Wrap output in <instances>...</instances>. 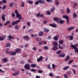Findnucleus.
Masks as SVG:
<instances>
[{"mask_svg": "<svg viewBox=\"0 0 78 78\" xmlns=\"http://www.w3.org/2000/svg\"><path fill=\"white\" fill-rule=\"evenodd\" d=\"M15 13L16 14V17H18L19 19L18 20L16 21H13L11 25L12 26H14L16 24H18L19 22H20L21 21L20 20H23V18L20 16V14L19 13L18 10H16L15 11Z\"/></svg>", "mask_w": 78, "mask_h": 78, "instance_id": "1", "label": "nucleus"}, {"mask_svg": "<svg viewBox=\"0 0 78 78\" xmlns=\"http://www.w3.org/2000/svg\"><path fill=\"white\" fill-rule=\"evenodd\" d=\"M71 47H72L73 49H74V51L75 52L77 53H78V48H77L78 47L77 46H76V45H70Z\"/></svg>", "mask_w": 78, "mask_h": 78, "instance_id": "2", "label": "nucleus"}, {"mask_svg": "<svg viewBox=\"0 0 78 78\" xmlns=\"http://www.w3.org/2000/svg\"><path fill=\"white\" fill-rule=\"evenodd\" d=\"M63 19H66V20L67 23V24H69V17L68 16L66 15H64L63 16Z\"/></svg>", "mask_w": 78, "mask_h": 78, "instance_id": "3", "label": "nucleus"}, {"mask_svg": "<svg viewBox=\"0 0 78 78\" xmlns=\"http://www.w3.org/2000/svg\"><path fill=\"white\" fill-rule=\"evenodd\" d=\"M24 67L26 70H29L30 69V65L29 63L26 64L24 66Z\"/></svg>", "mask_w": 78, "mask_h": 78, "instance_id": "4", "label": "nucleus"}, {"mask_svg": "<svg viewBox=\"0 0 78 78\" xmlns=\"http://www.w3.org/2000/svg\"><path fill=\"white\" fill-rule=\"evenodd\" d=\"M40 14H41V13L39 12L37 14V17H42L43 19V18H44V15L43 14H41V15H40Z\"/></svg>", "mask_w": 78, "mask_h": 78, "instance_id": "5", "label": "nucleus"}, {"mask_svg": "<svg viewBox=\"0 0 78 78\" xmlns=\"http://www.w3.org/2000/svg\"><path fill=\"white\" fill-rule=\"evenodd\" d=\"M49 26H50V27H51L53 28H56V27L57 26V25H56V24L55 23H53L52 24H49Z\"/></svg>", "mask_w": 78, "mask_h": 78, "instance_id": "6", "label": "nucleus"}, {"mask_svg": "<svg viewBox=\"0 0 78 78\" xmlns=\"http://www.w3.org/2000/svg\"><path fill=\"white\" fill-rule=\"evenodd\" d=\"M43 59V57L42 56H40V58H38L37 59V62H40L42 61Z\"/></svg>", "mask_w": 78, "mask_h": 78, "instance_id": "7", "label": "nucleus"}, {"mask_svg": "<svg viewBox=\"0 0 78 78\" xmlns=\"http://www.w3.org/2000/svg\"><path fill=\"white\" fill-rule=\"evenodd\" d=\"M53 20H54V21H55V22H56V21H57V22L58 23H59V22L58 20H58V18L57 17H55V18H53Z\"/></svg>", "mask_w": 78, "mask_h": 78, "instance_id": "8", "label": "nucleus"}, {"mask_svg": "<svg viewBox=\"0 0 78 78\" xmlns=\"http://www.w3.org/2000/svg\"><path fill=\"white\" fill-rule=\"evenodd\" d=\"M2 61L4 63H5V62H8V58H2Z\"/></svg>", "mask_w": 78, "mask_h": 78, "instance_id": "9", "label": "nucleus"}, {"mask_svg": "<svg viewBox=\"0 0 78 78\" xmlns=\"http://www.w3.org/2000/svg\"><path fill=\"white\" fill-rule=\"evenodd\" d=\"M58 49H59V48L57 46H54L52 48V50L54 51H56V50H58Z\"/></svg>", "mask_w": 78, "mask_h": 78, "instance_id": "10", "label": "nucleus"}, {"mask_svg": "<svg viewBox=\"0 0 78 78\" xmlns=\"http://www.w3.org/2000/svg\"><path fill=\"white\" fill-rule=\"evenodd\" d=\"M10 55H16V52L15 51H12L10 52Z\"/></svg>", "mask_w": 78, "mask_h": 78, "instance_id": "11", "label": "nucleus"}, {"mask_svg": "<svg viewBox=\"0 0 78 78\" xmlns=\"http://www.w3.org/2000/svg\"><path fill=\"white\" fill-rule=\"evenodd\" d=\"M58 20H59L60 21L59 23L61 24H62V23H63L64 22V21L61 20V19L60 18H58Z\"/></svg>", "mask_w": 78, "mask_h": 78, "instance_id": "12", "label": "nucleus"}, {"mask_svg": "<svg viewBox=\"0 0 78 78\" xmlns=\"http://www.w3.org/2000/svg\"><path fill=\"white\" fill-rule=\"evenodd\" d=\"M23 39L24 40H28L29 38V37L27 36H25L23 37Z\"/></svg>", "mask_w": 78, "mask_h": 78, "instance_id": "13", "label": "nucleus"}, {"mask_svg": "<svg viewBox=\"0 0 78 78\" xmlns=\"http://www.w3.org/2000/svg\"><path fill=\"white\" fill-rule=\"evenodd\" d=\"M39 3H41V4H44L45 2L43 0H39Z\"/></svg>", "mask_w": 78, "mask_h": 78, "instance_id": "14", "label": "nucleus"}, {"mask_svg": "<svg viewBox=\"0 0 78 78\" xmlns=\"http://www.w3.org/2000/svg\"><path fill=\"white\" fill-rule=\"evenodd\" d=\"M75 28L74 27H70L68 28V31H70L72 30H73V29H74Z\"/></svg>", "mask_w": 78, "mask_h": 78, "instance_id": "15", "label": "nucleus"}, {"mask_svg": "<svg viewBox=\"0 0 78 78\" xmlns=\"http://www.w3.org/2000/svg\"><path fill=\"white\" fill-rule=\"evenodd\" d=\"M65 59H66L65 60V61H68V60H69V59H70V56H69V55H67Z\"/></svg>", "mask_w": 78, "mask_h": 78, "instance_id": "16", "label": "nucleus"}, {"mask_svg": "<svg viewBox=\"0 0 78 78\" xmlns=\"http://www.w3.org/2000/svg\"><path fill=\"white\" fill-rule=\"evenodd\" d=\"M14 28L15 30H18L19 29V26L17 24L15 25L14 27Z\"/></svg>", "mask_w": 78, "mask_h": 78, "instance_id": "17", "label": "nucleus"}, {"mask_svg": "<svg viewBox=\"0 0 78 78\" xmlns=\"http://www.w3.org/2000/svg\"><path fill=\"white\" fill-rule=\"evenodd\" d=\"M20 51H21V50L19 48H16V49L15 50V52L17 53H20Z\"/></svg>", "mask_w": 78, "mask_h": 78, "instance_id": "18", "label": "nucleus"}, {"mask_svg": "<svg viewBox=\"0 0 78 78\" xmlns=\"http://www.w3.org/2000/svg\"><path fill=\"white\" fill-rule=\"evenodd\" d=\"M44 30L46 33H48L49 32V29L47 28H44Z\"/></svg>", "mask_w": 78, "mask_h": 78, "instance_id": "19", "label": "nucleus"}, {"mask_svg": "<svg viewBox=\"0 0 78 78\" xmlns=\"http://www.w3.org/2000/svg\"><path fill=\"white\" fill-rule=\"evenodd\" d=\"M54 46H58V42L56 41H54L53 43Z\"/></svg>", "mask_w": 78, "mask_h": 78, "instance_id": "20", "label": "nucleus"}, {"mask_svg": "<svg viewBox=\"0 0 78 78\" xmlns=\"http://www.w3.org/2000/svg\"><path fill=\"white\" fill-rule=\"evenodd\" d=\"M55 3L57 6H58L59 5V2L57 0H55Z\"/></svg>", "mask_w": 78, "mask_h": 78, "instance_id": "21", "label": "nucleus"}, {"mask_svg": "<svg viewBox=\"0 0 78 78\" xmlns=\"http://www.w3.org/2000/svg\"><path fill=\"white\" fill-rule=\"evenodd\" d=\"M8 38L9 39H15L14 37H13V36H12L11 35H9Z\"/></svg>", "mask_w": 78, "mask_h": 78, "instance_id": "22", "label": "nucleus"}, {"mask_svg": "<svg viewBox=\"0 0 78 78\" xmlns=\"http://www.w3.org/2000/svg\"><path fill=\"white\" fill-rule=\"evenodd\" d=\"M43 34H44V32H43V31H41L39 33V36H42Z\"/></svg>", "mask_w": 78, "mask_h": 78, "instance_id": "23", "label": "nucleus"}, {"mask_svg": "<svg viewBox=\"0 0 78 78\" xmlns=\"http://www.w3.org/2000/svg\"><path fill=\"white\" fill-rule=\"evenodd\" d=\"M66 56V54H63L62 55L59 54V56H60V58H63V57H64V56Z\"/></svg>", "mask_w": 78, "mask_h": 78, "instance_id": "24", "label": "nucleus"}, {"mask_svg": "<svg viewBox=\"0 0 78 78\" xmlns=\"http://www.w3.org/2000/svg\"><path fill=\"white\" fill-rule=\"evenodd\" d=\"M10 21H7L5 23H4V25H5V26H6V25H8V24H9V23H10Z\"/></svg>", "mask_w": 78, "mask_h": 78, "instance_id": "25", "label": "nucleus"}, {"mask_svg": "<svg viewBox=\"0 0 78 78\" xmlns=\"http://www.w3.org/2000/svg\"><path fill=\"white\" fill-rule=\"evenodd\" d=\"M14 2H10V7H11V8H12V7L14 6Z\"/></svg>", "mask_w": 78, "mask_h": 78, "instance_id": "26", "label": "nucleus"}, {"mask_svg": "<svg viewBox=\"0 0 78 78\" xmlns=\"http://www.w3.org/2000/svg\"><path fill=\"white\" fill-rule=\"evenodd\" d=\"M5 16L6 15L5 14H4V15L2 16V20H3V21H5Z\"/></svg>", "mask_w": 78, "mask_h": 78, "instance_id": "27", "label": "nucleus"}, {"mask_svg": "<svg viewBox=\"0 0 78 78\" xmlns=\"http://www.w3.org/2000/svg\"><path fill=\"white\" fill-rule=\"evenodd\" d=\"M11 47V44L10 43H8L6 44V47Z\"/></svg>", "mask_w": 78, "mask_h": 78, "instance_id": "28", "label": "nucleus"}, {"mask_svg": "<svg viewBox=\"0 0 78 78\" xmlns=\"http://www.w3.org/2000/svg\"><path fill=\"white\" fill-rule=\"evenodd\" d=\"M30 70L31 72H37V70L36 69H30Z\"/></svg>", "mask_w": 78, "mask_h": 78, "instance_id": "29", "label": "nucleus"}, {"mask_svg": "<svg viewBox=\"0 0 78 78\" xmlns=\"http://www.w3.org/2000/svg\"><path fill=\"white\" fill-rule=\"evenodd\" d=\"M66 12L68 14H69V13H70V9L68 8H67L66 9Z\"/></svg>", "mask_w": 78, "mask_h": 78, "instance_id": "30", "label": "nucleus"}, {"mask_svg": "<svg viewBox=\"0 0 78 78\" xmlns=\"http://www.w3.org/2000/svg\"><path fill=\"white\" fill-rule=\"evenodd\" d=\"M73 18H76V17H77V15L76 13H74L73 14Z\"/></svg>", "mask_w": 78, "mask_h": 78, "instance_id": "31", "label": "nucleus"}, {"mask_svg": "<svg viewBox=\"0 0 78 78\" xmlns=\"http://www.w3.org/2000/svg\"><path fill=\"white\" fill-rule=\"evenodd\" d=\"M31 67H36V65L35 64H31L30 65Z\"/></svg>", "mask_w": 78, "mask_h": 78, "instance_id": "32", "label": "nucleus"}, {"mask_svg": "<svg viewBox=\"0 0 78 78\" xmlns=\"http://www.w3.org/2000/svg\"><path fill=\"white\" fill-rule=\"evenodd\" d=\"M69 39L70 41H72L73 39V36L72 35H71L69 36Z\"/></svg>", "mask_w": 78, "mask_h": 78, "instance_id": "33", "label": "nucleus"}, {"mask_svg": "<svg viewBox=\"0 0 78 78\" xmlns=\"http://www.w3.org/2000/svg\"><path fill=\"white\" fill-rule=\"evenodd\" d=\"M27 2L30 4V5H32L33 3V2L32 1H30V0H27Z\"/></svg>", "mask_w": 78, "mask_h": 78, "instance_id": "34", "label": "nucleus"}, {"mask_svg": "<svg viewBox=\"0 0 78 78\" xmlns=\"http://www.w3.org/2000/svg\"><path fill=\"white\" fill-rule=\"evenodd\" d=\"M69 66H67L66 67H64L63 68V70H67V69H69Z\"/></svg>", "mask_w": 78, "mask_h": 78, "instance_id": "35", "label": "nucleus"}, {"mask_svg": "<svg viewBox=\"0 0 78 78\" xmlns=\"http://www.w3.org/2000/svg\"><path fill=\"white\" fill-rule=\"evenodd\" d=\"M54 39L55 41H57L58 40V37L57 36H55L54 37Z\"/></svg>", "mask_w": 78, "mask_h": 78, "instance_id": "36", "label": "nucleus"}, {"mask_svg": "<svg viewBox=\"0 0 78 78\" xmlns=\"http://www.w3.org/2000/svg\"><path fill=\"white\" fill-rule=\"evenodd\" d=\"M46 12L48 15H50L51 14V12L50 11H46Z\"/></svg>", "mask_w": 78, "mask_h": 78, "instance_id": "37", "label": "nucleus"}, {"mask_svg": "<svg viewBox=\"0 0 78 78\" xmlns=\"http://www.w3.org/2000/svg\"><path fill=\"white\" fill-rule=\"evenodd\" d=\"M55 10V7H53L51 9V12H53Z\"/></svg>", "mask_w": 78, "mask_h": 78, "instance_id": "38", "label": "nucleus"}, {"mask_svg": "<svg viewBox=\"0 0 78 78\" xmlns=\"http://www.w3.org/2000/svg\"><path fill=\"white\" fill-rule=\"evenodd\" d=\"M44 48L45 50H47L48 49V48L47 46H44Z\"/></svg>", "mask_w": 78, "mask_h": 78, "instance_id": "39", "label": "nucleus"}, {"mask_svg": "<svg viewBox=\"0 0 78 78\" xmlns=\"http://www.w3.org/2000/svg\"><path fill=\"white\" fill-rule=\"evenodd\" d=\"M47 68L48 69H50V70H51V68L50 67V64H49L48 65Z\"/></svg>", "mask_w": 78, "mask_h": 78, "instance_id": "40", "label": "nucleus"}, {"mask_svg": "<svg viewBox=\"0 0 78 78\" xmlns=\"http://www.w3.org/2000/svg\"><path fill=\"white\" fill-rule=\"evenodd\" d=\"M15 73H16V76L19 75V73H20V72H19V71H16L15 72Z\"/></svg>", "mask_w": 78, "mask_h": 78, "instance_id": "41", "label": "nucleus"}, {"mask_svg": "<svg viewBox=\"0 0 78 78\" xmlns=\"http://www.w3.org/2000/svg\"><path fill=\"white\" fill-rule=\"evenodd\" d=\"M64 43L63 40H62L59 41V44H62Z\"/></svg>", "mask_w": 78, "mask_h": 78, "instance_id": "42", "label": "nucleus"}, {"mask_svg": "<svg viewBox=\"0 0 78 78\" xmlns=\"http://www.w3.org/2000/svg\"><path fill=\"white\" fill-rule=\"evenodd\" d=\"M38 73H43V71L39 69L38 71Z\"/></svg>", "mask_w": 78, "mask_h": 78, "instance_id": "43", "label": "nucleus"}, {"mask_svg": "<svg viewBox=\"0 0 78 78\" xmlns=\"http://www.w3.org/2000/svg\"><path fill=\"white\" fill-rule=\"evenodd\" d=\"M61 53V51H57L56 52V53L57 54V55H59V54H60V53Z\"/></svg>", "mask_w": 78, "mask_h": 78, "instance_id": "44", "label": "nucleus"}, {"mask_svg": "<svg viewBox=\"0 0 78 78\" xmlns=\"http://www.w3.org/2000/svg\"><path fill=\"white\" fill-rule=\"evenodd\" d=\"M78 6V4H77V3H75L73 5V7L74 8H75V7L76 6Z\"/></svg>", "mask_w": 78, "mask_h": 78, "instance_id": "45", "label": "nucleus"}, {"mask_svg": "<svg viewBox=\"0 0 78 78\" xmlns=\"http://www.w3.org/2000/svg\"><path fill=\"white\" fill-rule=\"evenodd\" d=\"M2 3H6L7 1H6V0H2Z\"/></svg>", "mask_w": 78, "mask_h": 78, "instance_id": "46", "label": "nucleus"}, {"mask_svg": "<svg viewBox=\"0 0 78 78\" xmlns=\"http://www.w3.org/2000/svg\"><path fill=\"white\" fill-rule=\"evenodd\" d=\"M73 62V60H70L69 61L68 64H71V63H72Z\"/></svg>", "mask_w": 78, "mask_h": 78, "instance_id": "47", "label": "nucleus"}, {"mask_svg": "<svg viewBox=\"0 0 78 78\" xmlns=\"http://www.w3.org/2000/svg\"><path fill=\"white\" fill-rule=\"evenodd\" d=\"M12 17H15L16 15H15L14 13L12 12Z\"/></svg>", "mask_w": 78, "mask_h": 78, "instance_id": "48", "label": "nucleus"}, {"mask_svg": "<svg viewBox=\"0 0 78 78\" xmlns=\"http://www.w3.org/2000/svg\"><path fill=\"white\" fill-rule=\"evenodd\" d=\"M39 2L38 1L35 2V5H39Z\"/></svg>", "mask_w": 78, "mask_h": 78, "instance_id": "49", "label": "nucleus"}, {"mask_svg": "<svg viewBox=\"0 0 78 78\" xmlns=\"http://www.w3.org/2000/svg\"><path fill=\"white\" fill-rule=\"evenodd\" d=\"M28 32H29V33H32L33 30L32 29H29V30Z\"/></svg>", "mask_w": 78, "mask_h": 78, "instance_id": "50", "label": "nucleus"}, {"mask_svg": "<svg viewBox=\"0 0 78 78\" xmlns=\"http://www.w3.org/2000/svg\"><path fill=\"white\" fill-rule=\"evenodd\" d=\"M67 73L68 74V75H69V74L72 73H71V71H68L67 72Z\"/></svg>", "mask_w": 78, "mask_h": 78, "instance_id": "51", "label": "nucleus"}, {"mask_svg": "<svg viewBox=\"0 0 78 78\" xmlns=\"http://www.w3.org/2000/svg\"><path fill=\"white\" fill-rule=\"evenodd\" d=\"M42 43H43V42H42V41H41L39 43H38V44L39 45H42Z\"/></svg>", "mask_w": 78, "mask_h": 78, "instance_id": "52", "label": "nucleus"}, {"mask_svg": "<svg viewBox=\"0 0 78 78\" xmlns=\"http://www.w3.org/2000/svg\"><path fill=\"white\" fill-rule=\"evenodd\" d=\"M55 67H56V66H55V64H52V69H55Z\"/></svg>", "mask_w": 78, "mask_h": 78, "instance_id": "53", "label": "nucleus"}, {"mask_svg": "<svg viewBox=\"0 0 78 78\" xmlns=\"http://www.w3.org/2000/svg\"><path fill=\"white\" fill-rule=\"evenodd\" d=\"M72 70L73 72V73H74V74H76V70H75L74 69H72Z\"/></svg>", "mask_w": 78, "mask_h": 78, "instance_id": "54", "label": "nucleus"}, {"mask_svg": "<svg viewBox=\"0 0 78 78\" xmlns=\"http://www.w3.org/2000/svg\"><path fill=\"white\" fill-rule=\"evenodd\" d=\"M51 39V36L50 35L48 37V39L50 40V39Z\"/></svg>", "mask_w": 78, "mask_h": 78, "instance_id": "55", "label": "nucleus"}, {"mask_svg": "<svg viewBox=\"0 0 78 78\" xmlns=\"http://www.w3.org/2000/svg\"><path fill=\"white\" fill-rule=\"evenodd\" d=\"M58 46L59 48H60V49H61V50H62V49L63 48L62 47L60 46V45H59V44L58 45Z\"/></svg>", "mask_w": 78, "mask_h": 78, "instance_id": "56", "label": "nucleus"}, {"mask_svg": "<svg viewBox=\"0 0 78 78\" xmlns=\"http://www.w3.org/2000/svg\"><path fill=\"white\" fill-rule=\"evenodd\" d=\"M25 6V4H24V3L23 2H22V5L21 6L22 7H24Z\"/></svg>", "mask_w": 78, "mask_h": 78, "instance_id": "57", "label": "nucleus"}, {"mask_svg": "<svg viewBox=\"0 0 78 78\" xmlns=\"http://www.w3.org/2000/svg\"><path fill=\"white\" fill-rule=\"evenodd\" d=\"M5 52L6 53H7L8 54H9V53H10V51H5Z\"/></svg>", "mask_w": 78, "mask_h": 78, "instance_id": "58", "label": "nucleus"}, {"mask_svg": "<svg viewBox=\"0 0 78 78\" xmlns=\"http://www.w3.org/2000/svg\"><path fill=\"white\" fill-rule=\"evenodd\" d=\"M27 23L28 26H30V22H27Z\"/></svg>", "mask_w": 78, "mask_h": 78, "instance_id": "59", "label": "nucleus"}, {"mask_svg": "<svg viewBox=\"0 0 78 78\" xmlns=\"http://www.w3.org/2000/svg\"><path fill=\"white\" fill-rule=\"evenodd\" d=\"M64 77L65 78H68V77L67 76V75L66 74H65L64 76Z\"/></svg>", "mask_w": 78, "mask_h": 78, "instance_id": "60", "label": "nucleus"}, {"mask_svg": "<svg viewBox=\"0 0 78 78\" xmlns=\"http://www.w3.org/2000/svg\"><path fill=\"white\" fill-rule=\"evenodd\" d=\"M21 64H25V61H21V62H20Z\"/></svg>", "mask_w": 78, "mask_h": 78, "instance_id": "61", "label": "nucleus"}, {"mask_svg": "<svg viewBox=\"0 0 78 78\" xmlns=\"http://www.w3.org/2000/svg\"><path fill=\"white\" fill-rule=\"evenodd\" d=\"M72 67H76V68H78V66H77L75 65H73Z\"/></svg>", "mask_w": 78, "mask_h": 78, "instance_id": "62", "label": "nucleus"}, {"mask_svg": "<svg viewBox=\"0 0 78 78\" xmlns=\"http://www.w3.org/2000/svg\"><path fill=\"white\" fill-rule=\"evenodd\" d=\"M3 38L1 37H0V41H3Z\"/></svg>", "mask_w": 78, "mask_h": 78, "instance_id": "63", "label": "nucleus"}, {"mask_svg": "<svg viewBox=\"0 0 78 78\" xmlns=\"http://www.w3.org/2000/svg\"><path fill=\"white\" fill-rule=\"evenodd\" d=\"M6 6L5 5H4L2 7V9H6Z\"/></svg>", "mask_w": 78, "mask_h": 78, "instance_id": "64", "label": "nucleus"}]
</instances>
